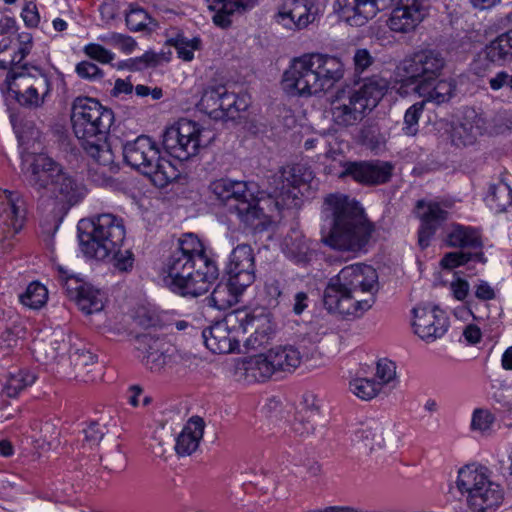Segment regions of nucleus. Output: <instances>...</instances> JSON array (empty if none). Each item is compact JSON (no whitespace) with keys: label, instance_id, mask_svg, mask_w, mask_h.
Returning a JSON list of instances; mask_svg holds the SVG:
<instances>
[{"label":"nucleus","instance_id":"26","mask_svg":"<svg viewBox=\"0 0 512 512\" xmlns=\"http://www.w3.org/2000/svg\"><path fill=\"white\" fill-rule=\"evenodd\" d=\"M421 225L418 230V244L422 249L430 245L437 229L447 220L448 212L439 203L420 200L416 205Z\"/></svg>","mask_w":512,"mask_h":512},{"label":"nucleus","instance_id":"9","mask_svg":"<svg viewBox=\"0 0 512 512\" xmlns=\"http://www.w3.org/2000/svg\"><path fill=\"white\" fill-rule=\"evenodd\" d=\"M456 486L472 512H495L503 502L501 486L485 466L469 464L458 471Z\"/></svg>","mask_w":512,"mask_h":512},{"label":"nucleus","instance_id":"60","mask_svg":"<svg viewBox=\"0 0 512 512\" xmlns=\"http://www.w3.org/2000/svg\"><path fill=\"white\" fill-rule=\"evenodd\" d=\"M222 98L219 104V116L222 119H234V106L236 100V94L228 92L225 87V93L221 95Z\"/></svg>","mask_w":512,"mask_h":512},{"label":"nucleus","instance_id":"34","mask_svg":"<svg viewBox=\"0 0 512 512\" xmlns=\"http://www.w3.org/2000/svg\"><path fill=\"white\" fill-rule=\"evenodd\" d=\"M446 242L450 247L481 248L482 239L480 230L461 224H452L446 235Z\"/></svg>","mask_w":512,"mask_h":512},{"label":"nucleus","instance_id":"61","mask_svg":"<svg viewBox=\"0 0 512 512\" xmlns=\"http://www.w3.org/2000/svg\"><path fill=\"white\" fill-rule=\"evenodd\" d=\"M19 331L0 323V352L17 344Z\"/></svg>","mask_w":512,"mask_h":512},{"label":"nucleus","instance_id":"33","mask_svg":"<svg viewBox=\"0 0 512 512\" xmlns=\"http://www.w3.org/2000/svg\"><path fill=\"white\" fill-rule=\"evenodd\" d=\"M204 421L200 417H192L176 438L175 451L179 456L191 455L199 446L204 434Z\"/></svg>","mask_w":512,"mask_h":512},{"label":"nucleus","instance_id":"45","mask_svg":"<svg viewBox=\"0 0 512 512\" xmlns=\"http://www.w3.org/2000/svg\"><path fill=\"white\" fill-rule=\"evenodd\" d=\"M170 43L176 49L177 55L183 61H191L194 58V52L200 49L201 40L197 37L189 39L183 34H177L170 39Z\"/></svg>","mask_w":512,"mask_h":512},{"label":"nucleus","instance_id":"64","mask_svg":"<svg viewBox=\"0 0 512 512\" xmlns=\"http://www.w3.org/2000/svg\"><path fill=\"white\" fill-rule=\"evenodd\" d=\"M450 290L456 300L463 301L469 294L470 286L466 280L457 278L450 283Z\"/></svg>","mask_w":512,"mask_h":512},{"label":"nucleus","instance_id":"7","mask_svg":"<svg viewBox=\"0 0 512 512\" xmlns=\"http://www.w3.org/2000/svg\"><path fill=\"white\" fill-rule=\"evenodd\" d=\"M387 90V82L377 76L364 81L358 90L339 91L331 101L332 121L340 127L360 123L375 108Z\"/></svg>","mask_w":512,"mask_h":512},{"label":"nucleus","instance_id":"46","mask_svg":"<svg viewBox=\"0 0 512 512\" xmlns=\"http://www.w3.org/2000/svg\"><path fill=\"white\" fill-rule=\"evenodd\" d=\"M349 387L354 395L366 401L373 399L381 390V384L369 378L354 379Z\"/></svg>","mask_w":512,"mask_h":512},{"label":"nucleus","instance_id":"14","mask_svg":"<svg viewBox=\"0 0 512 512\" xmlns=\"http://www.w3.org/2000/svg\"><path fill=\"white\" fill-rule=\"evenodd\" d=\"M214 135L197 122L182 118L176 124L168 127L162 144L165 151L172 157L185 161L197 155L202 147L213 140Z\"/></svg>","mask_w":512,"mask_h":512},{"label":"nucleus","instance_id":"39","mask_svg":"<svg viewBox=\"0 0 512 512\" xmlns=\"http://www.w3.org/2000/svg\"><path fill=\"white\" fill-rule=\"evenodd\" d=\"M383 425L378 421H370L354 432L353 441L362 443L370 451L384 445Z\"/></svg>","mask_w":512,"mask_h":512},{"label":"nucleus","instance_id":"49","mask_svg":"<svg viewBox=\"0 0 512 512\" xmlns=\"http://www.w3.org/2000/svg\"><path fill=\"white\" fill-rule=\"evenodd\" d=\"M471 260H477L482 263L485 262V258L482 252L471 254L461 251H455L445 254V256L441 260V265L443 268L453 269L460 265H464Z\"/></svg>","mask_w":512,"mask_h":512},{"label":"nucleus","instance_id":"53","mask_svg":"<svg viewBox=\"0 0 512 512\" xmlns=\"http://www.w3.org/2000/svg\"><path fill=\"white\" fill-rule=\"evenodd\" d=\"M122 246H118L114 253L109 255L106 260H112L113 266L120 272H127L132 269L134 264V255L130 249H121Z\"/></svg>","mask_w":512,"mask_h":512},{"label":"nucleus","instance_id":"42","mask_svg":"<svg viewBox=\"0 0 512 512\" xmlns=\"http://www.w3.org/2000/svg\"><path fill=\"white\" fill-rule=\"evenodd\" d=\"M79 309L85 314H93L101 311L104 307L103 294L91 284L74 299Z\"/></svg>","mask_w":512,"mask_h":512},{"label":"nucleus","instance_id":"4","mask_svg":"<svg viewBox=\"0 0 512 512\" xmlns=\"http://www.w3.org/2000/svg\"><path fill=\"white\" fill-rule=\"evenodd\" d=\"M323 216L330 220L331 229L325 243L339 251L360 252L369 243L374 225L363 208L346 195L331 194L325 198Z\"/></svg>","mask_w":512,"mask_h":512},{"label":"nucleus","instance_id":"48","mask_svg":"<svg viewBox=\"0 0 512 512\" xmlns=\"http://www.w3.org/2000/svg\"><path fill=\"white\" fill-rule=\"evenodd\" d=\"M424 107V101H421L414 103L406 110L402 127V131L406 136H415L418 133V123Z\"/></svg>","mask_w":512,"mask_h":512},{"label":"nucleus","instance_id":"62","mask_svg":"<svg viewBox=\"0 0 512 512\" xmlns=\"http://www.w3.org/2000/svg\"><path fill=\"white\" fill-rule=\"evenodd\" d=\"M489 86L493 91L508 88L512 91V75L502 70L489 79Z\"/></svg>","mask_w":512,"mask_h":512},{"label":"nucleus","instance_id":"32","mask_svg":"<svg viewBox=\"0 0 512 512\" xmlns=\"http://www.w3.org/2000/svg\"><path fill=\"white\" fill-rule=\"evenodd\" d=\"M282 251L296 264H307L313 255L311 243L298 229H291L282 243Z\"/></svg>","mask_w":512,"mask_h":512},{"label":"nucleus","instance_id":"3","mask_svg":"<svg viewBox=\"0 0 512 512\" xmlns=\"http://www.w3.org/2000/svg\"><path fill=\"white\" fill-rule=\"evenodd\" d=\"M27 185L41 198L54 202L61 214L78 204L86 195L85 187L62 164L44 153L28 154L22 159Z\"/></svg>","mask_w":512,"mask_h":512},{"label":"nucleus","instance_id":"19","mask_svg":"<svg viewBox=\"0 0 512 512\" xmlns=\"http://www.w3.org/2000/svg\"><path fill=\"white\" fill-rule=\"evenodd\" d=\"M26 214V202L20 192L0 189V237L17 234L24 226Z\"/></svg>","mask_w":512,"mask_h":512},{"label":"nucleus","instance_id":"25","mask_svg":"<svg viewBox=\"0 0 512 512\" xmlns=\"http://www.w3.org/2000/svg\"><path fill=\"white\" fill-rule=\"evenodd\" d=\"M137 358L151 371L164 367L170 358L172 347L165 341L149 334L139 335L135 339Z\"/></svg>","mask_w":512,"mask_h":512},{"label":"nucleus","instance_id":"18","mask_svg":"<svg viewBox=\"0 0 512 512\" xmlns=\"http://www.w3.org/2000/svg\"><path fill=\"white\" fill-rule=\"evenodd\" d=\"M412 314L414 333L427 343L440 339L448 330L449 319L437 306L418 305L413 308Z\"/></svg>","mask_w":512,"mask_h":512},{"label":"nucleus","instance_id":"63","mask_svg":"<svg viewBox=\"0 0 512 512\" xmlns=\"http://www.w3.org/2000/svg\"><path fill=\"white\" fill-rule=\"evenodd\" d=\"M353 61L355 70L357 72H363L373 64L374 58L367 49L362 48L355 51Z\"/></svg>","mask_w":512,"mask_h":512},{"label":"nucleus","instance_id":"56","mask_svg":"<svg viewBox=\"0 0 512 512\" xmlns=\"http://www.w3.org/2000/svg\"><path fill=\"white\" fill-rule=\"evenodd\" d=\"M83 52L91 59L101 63L109 64L115 59V54L104 46L97 43H89L84 46Z\"/></svg>","mask_w":512,"mask_h":512},{"label":"nucleus","instance_id":"51","mask_svg":"<svg viewBox=\"0 0 512 512\" xmlns=\"http://www.w3.org/2000/svg\"><path fill=\"white\" fill-rule=\"evenodd\" d=\"M495 416L488 409L476 408L472 413L470 428L472 431L486 433L491 430Z\"/></svg>","mask_w":512,"mask_h":512},{"label":"nucleus","instance_id":"57","mask_svg":"<svg viewBox=\"0 0 512 512\" xmlns=\"http://www.w3.org/2000/svg\"><path fill=\"white\" fill-rule=\"evenodd\" d=\"M75 72L81 79L99 81L104 77V72L96 64L90 61H81L75 67Z\"/></svg>","mask_w":512,"mask_h":512},{"label":"nucleus","instance_id":"13","mask_svg":"<svg viewBox=\"0 0 512 512\" xmlns=\"http://www.w3.org/2000/svg\"><path fill=\"white\" fill-rule=\"evenodd\" d=\"M303 357L304 354L295 345H277L266 353L250 356L244 361L245 378L263 382L274 374H291L301 365Z\"/></svg>","mask_w":512,"mask_h":512},{"label":"nucleus","instance_id":"24","mask_svg":"<svg viewBox=\"0 0 512 512\" xmlns=\"http://www.w3.org/2000/svg\"><path fill=\"white\" fill-rule=\"evenodd\" d=\"M392 0H337L339 15L349 25L361 27L378 12L391 4Z\"/></svg>","mask_w":512,"mask_h":512},{"label":"nucleus","instance_id":"5","mask_svg":"<svg viewBox=\"0 0 512 512\" xmlns=\"http://www.w3.org/2000/svg\"><path fill=\"white\" fill-rule=\"evenodd\" d=\"M345 74L340 58L306 53L290 61L282 77V88L291 96L310 97L332 89Z\"/></svg>","mask_w":512,"mask_h":512},{"label":"nucleus","instance_id":"17","mask_svg":"<svg viewBox=\"0 0 512 512\" xmlns=\"http://www.w3.org/2000/svg\"><path fill=\"white\" fill-rule=\"evenodd\" d=\"M445 65L442 55L434 50H422L404 59L398 66L399 74L413 83L435 79Z\"/></svg>","mask_w":512,"mask_h":512},{"label":"nucleus","instance_id":"21","mask_svg":"<svg viewBox=\"0 0 512 512\" xmlns=\"http://www.w3.org/2000/svg\"><path fill=\"white\" fill-rule=\"evenodd\" d=\"M393 169V165L387 161H347L342 164V171L338 176L350 177L363 185H380L390 180Z\"/></svg>","mask_w":512,"mask_h":512},{"label":"nucleus","instance_id":"47","mask_svg":"<svg viewBox=\"0 0 512 512\" xmlns=\"http://www.w3.org/2000/svg\"><path fill=\"white\" fill-rule=\"evenodd\" d=\"M58 281L66 295L72 300L79 297V294L90 284L76 275L68 274L63 268H59Z\"/></svg>","mask_w":512,"mask_h":512},{"label":"nucleus","instance_id":"52","mask_svg":"<svg viewBox=\"0 0 512 512\" xmlns=\"http://www.w3.org/2000/svg\"><path fill=\"white\" fill-rule=\"evenodd\" d=\"M18 42L19 46L17 51L10 56V69L16 66H23L21 64L22 60L30 53L33 45L32 35L27 32H22L18 34Z\"/></svg>","mask_w":512,"mask_h":512},{"label":"nucleus","instance_id":"16","mask_svg":"<svg viewBox=\"0 0 512 512\" xmlns=\"http://www.w3.org/2000/svg\"><path fill=\"white\" fill-rule=\"evenodd\" d=\"M318 0H282L274 16L275 21L291 30H303L320 15Z\"/></svg>","mask_w":512,"mask_h":512},{"label":"nucleus","instance_id":"35","mask_svg":"<svg viewBox=\"0 0 512 512\" xmlns=\"http://www.w3.org/2000/svg\"><path fill=\"white\" fill-rule=\"evenodd\" d=\"M233 284L230 279L218 283L208 298V305L218 310H226L238 303L245 288Z\"/></svg>","mask_w":512,"mask_h":512},{"label":"nucleus","instance_id":"37","mask_svg":"<svg viewBox=\"0 0 512 512\" xmlns=\"http://www.w3.org/2000/svg\"><path fill=\"white\" fill-rule=\"evenodd\" d=\"M36 380V376L29 370L18 369L10 372L5 381L0 385V395L8 398L17 397L23 390L31 386Z\"/></svg>","mask_w":512,"mask_h":512},{"label":"nucleus","instance_id":"27","mask_svg":"<svg viewBox=\"0 0 512 512\" xmlns=\"http://www.w3.org/2000/svg\"><path fill=\"white\" fill-rule=\"evenodd\" d=\"M283 188H288L293 198L310 196L312 190L316 189L317 181L310 167L304 164H295L285 168L282 172Z\"/></svg>","mask_w":512,"mask_h":512},{"label":"nucleus","instance_id":"6","mask_svg":"<svg viewBox=\"0 0 512 512\" xmlns=\"http://www.w3.org/2000/svg\"><path fill=\"white\" fill-rule=\"evenodd\" d=\"M113 122V111L94 98L81 96L72 103L73 132L86 153L103 167L114 164V155L107 143Z\"/></svg>","mask_w":512,"mask_h":512},{"label":"nucleus","instance_id":"1","mask_svg":"<svg viewBox=\"0 0 512 512\" xmlns=\"http://www.w3.org/2000/svg\"><path fill=\"white\" fill-rule=\"evenodd\" d=\"M164 267L168 287L181 296L205 294L219 275L215 261L206 255L202 242L192 233L173 243Z\"/></svg>","mask_w":512,"mask_h":512},{"label":"nucleus","instance_id":"10","mask_svg":"<svg viewBox=\"0 0 512 512\" xmlns=\"http://www.w3.org/2000/svg\"><path fill=\"white\" fill-rule=\"evenodd\" d=\"M210 190L225 205L227 213L235 215L246 227L265 226V213L247 182L221 178L210 184Z\"/></svg>","mask_w":512,"mask_h":512},{"label":"nucleus","instance_id":"29","mask_svg":"<svg viewBox=\"0 0 512 512\" xmlns=\"http://www.w3.org/2000/svg\"><path fill=\"white\" fill-rule=\"evenodd\" d=\"M456 89V85L451 79H435L420 80L416 84L415 92L426 102L435 103L437 105L445 103L451 99Z\"/></svg>","mask_w":512,"mask_h":512},{"label":"nucleus","instance_id":"44","mask_svg":"<svg viewBox=\"0 0 512 512\" xmlns=\"http://www.w3.org/2000/svg\"><path fill=\"white\" fill-rule=\"evenodd\" d=\"M225 93V86H209L207 87L199 101V107L210 117L218 119L219 104L222 98L221 95Z\"/></svg>","mask_w":512,"mask_h":512},{"label":"nucleus","instance_id":"54","mask_svg":"<svg viewBox=\"0 0 512 512\" xmlns=\"http://www.w3.org/2000/svg\"><path fill=\"white\" fill-rule=\"evenodd\" d=\"M315 430L314 424L311 419L303 413H298L290 426L291 433L298 438L304 439Z\"/></svg>","mask_w":512,"mask_h":512},{"label":"nucleus","instance_id":"22","mask_svg":"<svg viewBox=\"0 0 512 512\" xmlns=\"http://www.w3.org/2000/svg\"><path fill=\"white\" fill-rule=\"evenodd\" d=\"M228 279L233 285L247 288L255 281V255L248 244H239L231 252L226 267Z\"/></svg>","mask_w":512,"mask_h":512},{"label":"nucleus","instance_id":"55","mask_svg":"<svg viewBox=\"0 0 512 512\" xmlns=\"http://www.w3.org/2000/svg\"><path fill=\"white\" fill-rule=\"evenodd\" d=\"M376 377L381 387L385 384H389L396 379V364L395 362L382 358L377 362L376 365Z\"/></svg>","mask_w":512,"mask_h":512},{"label":"nucleus","instance_id":"2","mask_svg":"<svg viewBox=\"0 0 512 512\" xmlns=\"http://www.w3.org/2000/svg\"><path fill=\"white\" fill-rule=\"evenodd\" d=\"M378 274L364 263L343 267L331 277L323 294V303L330 313L343 317L358 318L375 302Z\"/></svg>","mask_w":512,"mask_h":512},{"label":"nucleus","instance_id":"43","mask_svg":"<svg viewBox=\"0 0 512 512\" xmlns=\"http://www.w3.org/2000/svg\"><path fill=\"white\" fill-rule=\"evenodd\" d=\"M48 299L46 287L39 282L30 283L26 290L19 295L20 302L31 309H39L44 306Z\"/></svg>","mask_w":512,"mask_h":512},{"label":"nucleus","instance_id":"41","mask_svg":"<svg viewBox=\"0 0 512 512\" xmlns=\"http://www.w3.org/2000/svg\"><path fill=\"white\" fill-rule=\"evenodd\" d=\"M487 202L491 209H494L495 212H504L509 206L512 205L511 187L504 182L490 185L489 193L487 195Z\"/></svg>","mask_w":512,"mask_h":512},{"label":"nucleus","instance_id":"40","mask_svg":"<svg viewBox=\"0 0 512 512\" xmlns=\"http://www.w3.org/2000/svg\"><path fill=\"white\" fill-rule=\"evenodd\" d=\"M125 21L128 29L132 32L150 33L158 27L157 21L145 9L133 4L129 6V10L126 12Z\"/></svg>","mask_w":512,"mask_h":512},{"label":"nucleus","instance_id":"30","mask_svg":"<svg viewBox=\"0 0 512 512\" xmlns=\"http://www.w3.org/2000/svg\"><path fill=\"white\" fill-rule=\"evenodd\" d=\"M207 6L214 11L213 22L222 28L230 26V17L245 13L255 6V0H206Z\"/></svg>","mask_w":512,"mask_h":512},{"label":"nucleus","instance_id":"58","mask_svg":"<svg viewBox=\"0 0 512 512\" xmlns=\"http://www.w3.org/2000/svg\"><path fill=\"white\" fill-rule=\"evenodd\" d=\"M70 361L80 373L81 370L96 362V356L88 350L77 349L70 354Z\"/></svg>","mask_w":512,"mask_h":512},{"label":"nucleus","instance_id":"23","mask_svg":"<svg viewBox=\"0 0 512 512\" xmlns=\"http://www.w3.org/2000/svg\"><path fill=\"white\" fill-rule=\"evenodd\" d=\"M246 316V320L239 322L240 335H244L251 331L252 333L244 340L245 348L249 350H257L267 345L272 339L275 329L269 314L251 313L242 310Z\"/></svg>","mask_w":512,"mask_h":512},{"label":"nucleus","instance_id":"15","mask_svg":"<svg viewBox=\"0 0 512 512\" xmlns=\"http://www.w3.org/2000/svg\"><path fill=\"white\" fill-rule=\"evenodd\" d=\"M244 312L234 310L228 313L222 321H218L202 332L205 346L215 354L233 353L239 350V322L246 320Z\"/></svg>","mask_w":512,"mask_h":512},{"label":"nucleus","instance_id":"59","mask_svg":"<svg viewBox=\"0 0 512 512\" xmlns=\"http://www.w3.org/2000/svg\"><path fill=\"white\" fill-rule=\"evenodd\" d=\"M106 433V428L99 423L93 422L83 430L84 442L89 447L96 446L100 443Z\"/></svg>","mask_w":512,"mask_h":512},{"label":"nucleus","instance_id":"8","mask_svg":"<svg viewBox=\"0 0 512 512\" xmlns=\"http://www.w3.org/2000/svg\"><path fill=\"white\" fill-rule=\"evenodd\" d=\"M122 153L127 165L149 177L159 188L167 186L179 176L177 168L160 156L156 142L149 136L140 135L126 141L122 145Z\"/></svg>","mask_w":512,"mask_h":512},{"label":"nucleus","instance_id":"36","mask_svg":"<svg viewBox=\"0 0 512 512\" xmlns=\"http://www.w3.org/2000/svg\"><path fill=\"white\" fill-rule=\"evenodd\" d=\"M285 286L286 279L281 273L268 274L260 292V298L264 305L268 308L278 307L284 297Z\"/></svg>","mask_w":512,"mask_h":512},{"label":"nucleus","instance_id":"12","mask_svg":"<svg viewBox=\"0 0 512 512\" xmlns=\"http://www.w3.org/2000/svg\"><path fill=\"white\" fill-rule=\"evenodd\" d=\"M5 84L18 104L28 109L43 107L52 92L50 75L28 64L8 70Z\"/></svg>","mask_w":512,"mask_h":512},{"label":"nucleus","instance_id":"20","mask_svg":"<svg viewBox=\"0 0 512 512\" xmlns=\"http://www.w3.org/2000/svg\"><path fill=\"white\" fill-rule=\"evenodd\" d=\"M431 0H398L387 25L396 33L414 31L428 16Z\"/></svg>","mask_w":512,"mask_h":512},{"label":"nucleus","instance_id":"11","mask_svg":"<svg viewBox=\"0 0 512 512\" xmlns=\"http://www.w3.org/2000/svg\"><path fill=\"white\" fill-rule=\"evenodd\" d=\"M90 222V231H81V228H78L81 252L87 258L105 261L124 243V221L114 214L103 213L92 217Z\"/></svg>","mask_w":512,"mask_h":512},{"label":"nucleus","instance_id":"38","mask_svg":"<svg viewBox=\"0 0 512 512\" xmlns=\"http://www.w3.org/2000/svg\"><path fill=\"white\" fill-rule=\"evenodd\" d=\"M486 58L499 65L512 60V29L500 34L485 48Z\"/></svg>","mask_w":512,"mask_h":512},{"label":"nucleus","instance_id":"50","mask_svg":"<svg viewBox=\"0 0 512 512\" xmlns=\"http://www.w3.org/2000/svg\"><path fill=\"white\" fill-rule=\"evenodd\" d=\"M99 40L120 49L126 54L131 53L137 45L136 41L131 36L116 32L101 35L99 36Z\"/></svg>","mask_w":512,"mask_h":512},{"label":"nucleus","instance_id":"31","mask_svg":"<svg viewBox=\"0 0 512 512\" xmlns=\"http://www.w3.org/2000/svg\"><path fill=\"white\" fill-rule=\"evenodd\" d=\"M484 131V120L473 113V116H466L461 122L453 126L451 141L457 147L473 145Z\"/></svg>","mask_w":512,"mask_h":512},{"label":"nucleus","instance_id":"28","mask_svg":"<svg viewBox=\"0 0 512 512\" xmlns=\"http://www.w3.org/2000/svg\"><path fill=\"white\" fill-rule=\"evenodd\" d=\"M70 349V343L63 333H53L46 338H35L31 350L36 361L52 364L62 358Z\"/></svg>","mask_w":512,"mask_h":512}]
</instances>
